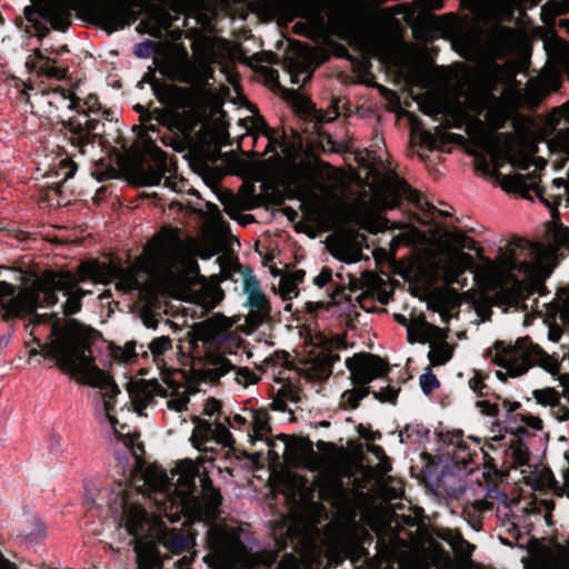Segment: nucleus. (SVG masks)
I'll return each mask as SVG.
<instances>
[{
	"mask_svg": "<svg viewBox=\"0 0 569 569\" xmlns=\"http://www.w3.org/2000/svg\"><path fill=\"white\" fill-rule=\"evenodd\" d=\"M71 326L66 336L52 342L47 356L56 361L52 367L61 372L71 377L80 376V382L104 390V410L110 423L116 427L118 420L110 412L114 409L112 400L120 393V389L113 378L96 365L91 346L98 331L79 320H72Z\"/></svg>",
	"mask_w": 569,
	"mask_h": 569,
	"instance_id": "obj_1",
	"label": "nucleus"
},
{
	"mask_svg": "<svg viewBox=\"0 0 569 569\" xmlns=\"http://www.w3.org/2000/svg\"><path fill=\"white\" fill-rule=\"evenodd\" d=\"M299 233L315 239L331 232L326 240L330 254L345 263L361 260L363 248H369L366 232L376 234L380 231L379 218L388 222L387 216H286Z\"/></svg>",
	"mask_w": 569,
	"mask_h": 569,
	"instance_id": "obj_2",
	"label": "nucleus"
},
{
	"mask_svg": "<svg viewBox=\"0 0 569 569\" xmlns=\"http://www.w3.org/2000/svg\"><path fill=\"white\" fill-rule=\"evenodd\" d=\"M14 293L16 288L13 284L7 281H0V320L9 322L17 318H24L30 316L29 323L26 325L27 327H36L53 320L50 329L49 342L42 343L41 340L37 337H33L32 339V341L41 349V351H43V358L50 359L47 356V351L51 348L52 342L58 337L66 336L72 327L71 321L76 319L70 318L66 327H62L57 313L40 315L37 312L38 308L53 307L59 301L57 295L58 292H56V290L52 289L49 284L41 292L27 291L17 296Z\"/></svg>",
	"mask_w": 569,
	"mask_h": 569,
	"instance_id": "obj_3",
	"label": "nucleus"
},
{
	"mask_svg": "<svg viewBox=\"0 0 569 569\" xmlns=\"http://www.w3.org/2000/svg\"><path fill=\"white\" fill-rule=\"evenodd\" d=\"M284 160L270 158L263 164L261 174L260 201L263 203H281L287 197L307 194L311 178L310 172L295 162L300 144L283 140L280 143Z\"/></svg>",
	"mask_w": 569,
	"mask_h": 569,
	"instance_id": "obj_4",
	"label": "nucleus"
},
{
	"mask_svg": "<svg viewBox=\"0 0 569 569\" xmlns=\"http://www.w3.org/2000/svg\"><path fill=\"white\" fill-rule=\"evenodd\" d=\"M178 231L163 228L144 246L134 266L120 269L117 288L126 292L140 291L143 287L140 271L149 274H172L181 261Z\"/></svg>",
	"mask_w": 569,
	"mask_h": 569,
	"instance_id": "obj_5",
	"label": "nucleus"
},
{
	"mask_svg": "<svg viewBox=\"0 0 569 569\" xmlns=\"http://www.w3.org/2000/svg\"><path fill=\"white\" fill-rule=\"evenodd\" d=\"M548 223L547 241H531L513 237L505 247L499 248V260L509 272H525L529 269L528 259H540L546 256H565L569 252V228L561 222V216H551Z\"/></svg>",
	"mask_w": 569,
	"mask_h": 569,
	"instance_id": "obj_6",
	"label": "nucleus"
},
{
	"mask_svg": "<svg viewBox=\"0 0 569 569\" xmlns=\"http://www.w3.org/2000/svg\"><path fill=\"white\" fill-rule=\"evenodd\" d=\"M493 348L496 350L493 363L507 370V373L500 370L496 372L497 378L502 382L507 380V376L520 377L533 366H539L549 372L558 369V361L540 346L533 343L528 336L518 338L515 345H506L498 340Z\"/></svg>",
	"mask_w": 569,
	"mask_h": 569,
	"instance_id": "obj_7",
	"label": "nucleus"
},
{
	"mask_svg": "<svg viewBox=\"0 0 569 569\" xmlns=\"http://www.w3.org/2000/svg\"><path fill=\"white\" fill-rule=\"evenodd\" d=\"M46 101L54 106L58 111L77 109L78 113L69 118L67 129L70 132L69 140L76 147L83 148L92 143V136L98 132L100 120L91 114H97L100 110L98 99L89 96L87 99H80L74 92L66 93L54 91L44 98Z\"/></svg>",
	"mask_w": 569,
	"mask_h": 569,
	"instance_id": "obj_8",
	"label": "nucleus"
},
{
	"mask_svg": "<svg viewBox=\"0 0 569 569\" xmlns=\"http://www.w3.org/2000/svg\"><path fill=\"white\" fill-rule=\"evenodd\" d=\"M401 200L407 201V210L411 213H450L447 203L429 201L399 178L380 179L362 198L378 209H396Z\"/></svg>",
	"mask_w": 569,
	"mask_h": 569,
	"instance_id": "obj_9",
	"label": "nucleus"
},
{
	"mask_svg": "<svg viewBox=\"0 0 569 569\" xmlns=\"http://www.w3.org/2000/svg\"><path fill=\"white\" fill-rule=\"evenodd\" d=\"M511 111L493 98L487 108L486 120L489 128H485L480 120L468 129L470 139L485 150L492 159L501 160L510 156L513 143L512 133H496L495 130L505 126Z\"/></svg>",
	"mask_w": 569,
	"mask_h": 569,
	"instance_id": "obj_10",
	"label": "nucleus"
},
{
	"mask_svg": "<svg viewBox=\"0 0 569 569\" xmlns=\"http://www.w3.org/2000/svg\"><path fill=\"white\" fill-rule=\"evenodd\" d=\"M161 74L171 80L190 84L196 91H204L213 79V68L189 58L184 47H177L158 64Z\"/></svg>",
	"mask_w": 569,
	"mask_h": 569,
	"instance_id": "obj_11",
	"label": "nucleus"
},
{
	"mask_svg": "<svg viewBox=\"0 0 569 569\" xmlns=\"http://www.w3.org/2000/svg\"><path fill=\"white\" fill-rule=\"evenodd\" d=\"M346 368L350 371L349 379L361 401L369 395L376 392L369 386L377 378H386L389 373V365L380 356L370 352H358L345 361Z\"/></svg>",
	"mask_w": 569,
	"mask_h": 569,
	"instance_id": "obj_12",
	"label": "nucleus"
},
{
	"mask_svg": "<svg viewBox=\"0 0 569 569\" xmlns=\"http://www.w3.org/2000/svg\"><path fill=\"white\" fill-rule=\"evenodd\" d=\"M122 516L121 523L128 533L134 539V551L142 556H151L156 547L151 541H143L142 536L147 532L148 513L143 507L129 502L128 498H121Z\"/></svg>",
	"mask_w": 569,
	"mask_h": 569,
	"instance_id": "obj_13",
	"label": "nucleus"
},
{
	"mask_svg": "<svg viewBox=\"0 0 569 569\" xmlns=\"http://www.w3.org/2000/svg\"><path fill=\"white\" fill-rule=\"evenodd\" d=\"M152 163L148 167H142L136 170L133 180L141 186H154L164 180V186L176 189L177 167L172 158H169L166 152L156 148L151 152Z\"/></svg>",
	"mask_w": 569,
	"mask_h": 569,
	"instance_id": "obj_14",
	"label": "nucleus"
},
{
	"mask_svg": "<svg viewBox=\"0 0 569 569\" xmlns=\"http://www.w3.org/2000/svg\"><path fill=\"white\" fill-rule=\"evenodd\" d=\"M202 378L211 383L219 382L220 378L236 370V381L243 385L257 383L260 378L248 367L236 368L231 361L217 351H207L203 358Z\"/></svg>",
	"mask_w": 569,
	"mask_h": 569,
	"instance_id": "obj_15",
	"label": "nucleus"
},
{
	"mask_svg": "<svg viewBox=\"0 0 569 569\" xmlns=\"http://www.w3.org/2000/svg\"><path fill=\"white\" fill-rule=\"evenodd\" d=\"M396 178L395 176H376L372 182L366 187H362L360 190L356 192L346 193L342 190L335 193L332 197L330 196L327 199L326 204L328 208L335 210V213H343L342 211H357V214H360V211H386L387 209H378L371 206L370 202L362 201L363 194L368 192L370 188H372L380 179H390Z\"/></svg>",
	"mask_w": 569,
	"mask_h": 569,
	"instance_id": "obj_16",
	"label": "nucleus"
},
{
	"mask_svg": "<svg viewBox=\"0 0 569 569\" xmlns=\"http://www.w3.org/2000/svg\"><path fill=\"white\" fill-rule=\"evenodd\" d=\"M93 10L102 26L111 31L123 29L136 19L130 6L118 0H98Z\"/></svg>",
	"mask_w": 569,
	"mask_h": 569,
	"instance_id": "obj_17",
	"label": "nucleus"
},
{
	"mask_svg": "<svg viewBox=\"0 0 569 569\" xmlns=\"http://www.w3.org/2000/svg\"><path fill=\"white\" fill-rule=\"evenodd\" d=\"M292 54L288 58V68L291 81L296 84L305 83L311 78L315 68L320 63L317 51L310 47L297 42Z\"/></svg>",
	"mask_w": 569,
	"mask_h": 569,
	"instance_id": "obj_18",
	"label": "nucleus"
},
{
	"mask_svg": "<svg viewBox=\"0 0 569 569\" xmlns=\"http://www.w3.org/2000/svg\"><path fill=\"white\" fill-rule=\"evenodd\" d=\"M134 411L139 416H144L148 406L154 402V397H166L167 390L157 379L129 381L126 386Z\"/></svg>",
	"mask_w": 569,
	"mask_h": 569,
	"instance_id": "obj_19",
	"label": "nucleus"
},
{
	"mask_svg": "<svg viewBox=\"0 0 569 569\" xmlns=\"http://www.w3.org/2000/svg\"><path fill=\"white\" fill-rule=\"evenodd\" d=\"M72 0H39L38 8L42 18L49 21L52 28L66 30L70 23Z\"/></svg>",
	"mask_w": 569,
	"mask_h": 569,
	"instance_id": "obj_20",
	"label": "nucleus"
},
{
	"mask_svg": "<svg viewBox=\"0 0 569 569\" xmlns=\"http://www.w3.org/2000/svg\"><path fill=\"white\" fill-rule=\"evenodd\" d=\"M488 43L497 57H503L516 50L518 33L505 26H495L488 33Z\"/></svg>",
	"mask_w": 569,
	"mask_h": 569,
	"instance_id": "obj_21",
	"label": "nucleus"
},
{
	"mask_svg": "<svg viewBox=\"0 0 569 569\" xmlns=\"http://www.w3.org/2000/svg\"><path fill=\"white\" fill-rule=\"evenodd\" d=\"M246 305L250 308L248 322L253 327L258 328L263 323L273 321L271 303L263 291L248 297Z\"/></svg>",
	"mask_w": 569,
	"mask_h": 569,
	"instance_id": "obj_22",
	"label": "nucleus"
},
{
	"mask_svg": "<svg viewBox=\"0 0 569 569\" xmlns=\"http://www.w3.org/2000/svg\"><path fill=\"white\" fill-rule=\"evenodd\" d=\"M449 463L457 471L471 472L477 466L476 458L478 457V452L471 450L470 446L461 439V433H459V439L452 451L449 452Z\"/></svg>",
	"mask_w": 569,
	"mask_h": 569,
	"instance_id": "obj_23",
	"label": "nucleus"
},
{
	"mask_svg": "<svg viewBox=\"0 0 569 569\" xmlns=\"http://www.w3.org/2000/svg\"><path fill=\"white\" fill-rule=\"evenodd\" d=\"M319 498L331 505H338L346 500L347 489L342 479L338 476H327L317 481Z\"/></svg>",
	"mask_w": 569,
	"mask_h": 569,
	"instance_id": "obj_24",
	"label": "nucleus"
},
{
	"mask_svg": "<svg viewBox=\"0 0 569 569\" xmlns=\"http://www.w3.org/2000/svg\"><path fill=\"white\" fill-rule=\"evenodd\" d=\"M252 427L248 430L250 442L254 445L257 440L263 438L271 432V417L266 408L252 409Z\"/></svg>",
	"mask_w": 569,
	"mask_h": 569,
	"instance_id": "obj_25",
	"label": "nucleus"
},
{
	"mask_svg": "<svg viewBox=\"0 0 569 569\" xmlns=\"http://www.w3.org/2000/svg\"><path fill=\"white\" fill-rule=\"evenodd\" d=\"M159 541L173 553H182L190 546V538L177 529L164 528L161 530Z\"/></svg>",
	"mask_w": 569,
	"mask_h": 569,
	"instance_id": "obj_26",
	"label": "nucleus"
},
{
	"mask_svg": "<svg viewBox=\"0 0 569 569\" xmlns=\"http://www.w3.org/2000/svg\"><path fill=\"white\" fill-rule=\"evenodd\" d=\"M512 291L517 303H521L520 307L522 310H527L526 300L532 295L539 293L543 296L548 292L546 286L540 281L523 282L517 279L513 282Z\"/></svg>",
	"mask_w": 569,
	"mask_h": 569,
	"instance_id": "obj_27",
	"label": "nucleus"
},
{
	"mask_svg": "<svg viewBox=\"0 0 569 569\" xmlns=\"http://www.w3.org/2000/svg\"><path fill=\"white\" fill-rule=\"evenodd\" d=\"M189 471L181 477V479L186 480L189 493L194 496L198 492L197 479L199 480L200 491H206V489L213 488V482L209 475L206 471H200V468L188 460Z\"/></svg>",
	"mask_w": 569,
	"mask_h": 569,
	"instance_id": "obj_28",
	"label": "nucleus"
},
{
	"mask_svg": "<svg viewBox=\"0 0 569 569\" xmlns=\"http://www.w3.org/2000/svg\"><path fill=\"white\" fill-rule=\"evenodd\" d=\"M243 122L247 130L250 131L252 134L262 133L268 138V146L266 148V152L274 150V146L278 143L276 138V131L274 129H270L267 126L264 119L261 116L254 114L248 117L243 119Z\"/></svg>",
	"mask_w": 569,
	"mask_h": 569,
	"instance_id": "obj_29",
	"label": "nucleus"
},
{
	"mask_svg": "<svg viewBox=\"0 0 569 569\" xmlns=\"http://www.w3.org/2000/svg\"><path fill=\"white\" fill-rule=\"evenodd\" d=\"M220 200L224 206V211L227 213H236L239 211H248L252 210L258 200L251 199L244 194L234 196L231 192H222L220 196Z\"/></svg>",
	"mask_w": 569,
	"mask_h": 569,
	"instance_id": "obj_30",
	"label": "nucleus"
},
{
	"mask_svg": "<svg viewBox=\"0 0 569 569\" xmlns=\"http://www.w3.org/2000/svg\"><path fill=\"white\" fill-rule=\"evenodd\" d=\"M429 429L419 422L407 423L400 431V442L421 443L429 439Z\"/></svg>",
	"mask_w": 569,
	"mask_h": 569,
	"instance_id": "obj_31",
	"label": "nucleus"
},
{
	"mask_svg": "<svg viewBox=\"0 0 569 569\" xmlns=\"http://www.w3.org/2000/svg\"><path fill=\"white\" fill-rule=\"evenodd\" d=\"M191 50L192 58L206 64V67L212 68V64L217 61L216 50L209 40L193 42Z\"/></svg>",
	"mask_w": 569,
	"mask_h": 569,
	"instance_id": "obj_32",
	"label": "nucleus"
},
{
	"mask_svg": "<svg viewBox=\"0 0 569 569\" xmlns=\"http://www.w3.org/2000/svg\"><path fill=\"white\" fill-rule=\"evenodd\" d=\"M194 422L196 427L190 437V441L192 442L193 447L201 450V446L212 441V435L214 432L213 425L208 420L200 418H196Z\"/></svg>",
	"mask_w": 569,
	"mask_h": 569,
	"instance_id": "obj_33",
	"label": "nucleus"
},
{
	"mask_svg": "<svg viewBox=\"0 0 569 569\" xmlns=\"http://www.w3.org/2000/svg\"><path fill=\"white\" fill-rule=\"evenodd\" d=\"M500 103L507 107L511 112L526 104L523 100V92L518 88L515 81L506 86L501 96L497 99Z\"/></svg>",
	"mask_w": 569,
	"mask_h": 569,
	"instance_id": "obj_34",
	"label": "nucleus"
},
{
	"mask_svg": "<svg viewBox=\"0 0 569 569\" xmlns=\"http://www.w3.org/2000/svg\"><path fill=\"white\" fill-rule=\"evenodd\" d=\"M49 286L54 289L56 292L61 291L66 296L79 288L74 274L69 271L53 273L49 281Z\"/></svg>",
	"mask_w": 569,
	"mask_h": 569,
	"instance_id": "obj_35",
	"label": "nucleus"
},
{
	"mask_svg": "<svg viewBox=\"0 0 569 569\" xmlns=\"http://www.w3.org/2000/svg\"><path fill=\"white\" fill-rule=\"evenodd\" d=\"M452 357L453 348L447 341L433 343L428 352V359L433 367L446 365Z\"/></svg>",
	"mask_w": 569,
	"mask_h": 569,
	"instance_id": "obj_36",
	"label": "nucleus"
},
{
	"mask_svg": "<svg viewBox=\"0 0 569 569\" xmlns=\"http://www.w3.org/2000/svg\"><path fill=\"white\" fill-rule=\"evenodd\" d=\"M352 41L358 47V49L365 54H379V37L376 33L371 31H365L357 34Z\"/></svg>",
	"mask_w": 569,
	"mask_h": 569,
	"instance_id": "obj_37",
	"label": "nucleus"
},
{
	"mask_svg": "<svg viewBox=\"0 0 569 569\" xmlns=\"http://www.w3.org/2000/svg\"><path fill=\"white\" fill-rule=\"evenodd\" d=\"M493 94L490 92L475 91L468 93L466 97V104L468 110L476 114H480L489 107L490 102L493 101Z\"/></svg>",
	"mask_w": 569,
	"mask_h": 569,
	"instance_id": "obj_38",
	"label": "nucleus"
},
{
	"mask_svg": "<svg viewBox=\"0 0 569 569\" xmlns=\"http://www.w3.org/2000/svg\"><path fill=\"white\" fill-rule=\"evenodd\" d=\"M547 94L548 91L545 89L543 86H541L539 80L536 78L527 83L523 90V100L527 106L533 107Z\"/></svg>",
	"mask_w": 569,
	"mask_h": 569,
	"instance_id": "obj_39",
	"label": "nucleus"
},
{
	"mask_svg": "<svg viewBox=\"0 0 569 569\" xmlns=\"http://www.w3.org/2000/svg\"><path fill=\"white\" fill-rule=\"evenodd\" d=\"M488 375H483L481 371H475L473 377L468 381L469 388L480 398L492 396L496 400H500L501 397L496 392H490L489 386L485 382Z\"/></svg>",
	"mask_w": 569,
	"mask_h": 569,
	"instance_id": "obj_40",
	"label": "nucleus"
},
{
	"mask_svg": "<svg viewBox=\"0 0 569 569\" xmlns=\"http://www.w3.org/2000/svg\"><path fill=\"white\" fill-rule=\"evenodd\" d=\"M199 495L206 506L207 512L210 516H216L222 503V496L218 488H209L206 491H199Z\"/></svg>",
	"mask_w": 569,
	"mask_h": 569,
	"instance_id": "obj_41",
	"label": "nucleus"
},
{
	"mask_svg": "<svg viewBox=\"0 0 569 569\" xmlns=\"http://www.w3.org/2000/svg\"><path fill=\"white\" fill-rule=\"evenodd\" d=\"M148 20L154 21L156 26L150 31L152 34L159 33L162 29H166L170 24L169 13L160 7H151L147 11Z\"/></svg>",
	"mask_w": 569,
	"mask_h": 569,
	"instance_id": "obj_42",
	"label": "nucleus"
},
{
	"mask_svg": "<svg viewBox=\"0 0 569 569\" xmlns=\"http://www.w3.org/2000/svg\"><path fill=\"white\" fill-rule=\"evenodd\" d=\"M450 242L458 249L472 250L479 256L482 253V249L478 246L477 241L459 230H455L450 233Z\"/></svg>",
	"mask_w": 569,
	"mask_h": 569,
	"instance_id": "obj_43",
	"label": "nucleus"
},
{
	"mask_svg": "<svg viewBox=\"0 0 569 569\" xmlns=\"http://www.w3.org/2000/svg\"><path fill=\"white\" fill-rule=\"evenodd\" d=\"M136 341H128L124 347L112 346L111 355L117 361L133 362L138 358Z\"/></svg>",
	"mask_w": 569,
	"mask_h": 569,
	"instance_id": "obj_44",
	"label": "nucleus"
},
{
	"mask_svg": "<svg viewBox=\"0 0 569 569\" xmlns=\"http://www.w3.org/2000/svg\"><path fill=\"white\" fill-rule=\"evenodd\" d=\"M229 426L223 421H220L219 419L216 420L213 426V435H212V441H216L217 443L223 445L226 447H230L234 443V438L232 433L229 431Z\"/></svg>",
	"mask_w": 569,
	"mask_h": 569,
	"instance_id": "obj_45",
	"label": "nucleus"
},
{
	"mask_svg": "<svg viewBox=\"0 0 569 569\" xmlns=\"http://www.w3.org/2000/svg\"><path fill=\"white\" fill-rule=\"evenodd\" d=\"M312 369L319 380H327L333 372L330 360L323 351L319 352L312 360Z\"/></svg>",
	"mask_w": 569,
	"mask_h": 569,
	"instance_id": "obj_46",
	"label": "nucleus"
},
{
	"mask_svg": "<svg viewBox=\"0 0 569 569\" xmlns=\"http://www.w3.org/2000/svg\"><path fill=\"white\" fill-rule=\"evenodd\" d=\"M86 295L87 291L81 288H78L76 291L67 295L68 299L62 306L64 315L72 316L78 313L81 310L82 299Z\"/></svg>",
	"mask_w": 569,
	"mask_h": 569,
	"instance_id": "obj_47",
	"label": "nucleus"
},
{
	"mask_svg": "<svg viewBox=\"0 0 569 569\" xmlns=\"http://www.w3.org/2000/svg\"><path fill=\"white\" fill-rule=\"evenodd\" d=\"M40 66L38 73L49 78L62 79L66 76V70L54 66V61L44 54H38Z\"/></svg>",
	"mask_w": 569,
	"mask_h": 569,
	"instance_id": "obj_48",
	"label": "nucleus"
},
{
	"mask_svg": "<svg viewBox=\"0 0 569 569\" xmlns=\"http://www.w3.org/2000/svg\"><path fill=\"white\" fill-rule=\"evenodd\" d=\"M242 284L243 292L247 295V298L262 292L260 281L253 274L252 268L250 266H247L242 271Z\"/></svg>",
	"mask_w": 569,
	"mask_h": 569,
	"instance_id": "obj_49",
	"label": "nucleus"
},
{
	"mask_svg": "<svg viewBox=\"0 0 569 569\" xmlns=\"http://www.w3.org/2000/svg\"><path fill=\"white\" fill-rule=\"evenodd\" d=\"M541 86L549 92L557 90L560 87V74L555 69H545L537 77Z\"/></svg>",
	"mask_w": 569,
	"mask_h": 569,
	"instance_id": "obj_50",
	"label": "nucleus"
},
{
	"mask_svg": "<svg viewBox=\"0 0 569 569\" xmlns=\"http://www.w3.org/2000/svg\"><path fill=\"white\" fill-rule=\"evenodd\" d=\"M501 186L509 192H522L529 188V183L521 174L505 176L501 180Z\"/></svg>",
	"mask_w": 569,
	"mask_h": 569,
	"instance_id": "obj_51",
	"label": "nucleus"
},
{
	"mask_svg": "<svg viewBox=\"0 0 569 569\" xmlns=\"http://www.w3.org/2000/svg\"><path fill=\"white\" fill-rule=\"evenodd\" d=\"M278 292L283 301H289L299 295L298 286L286 273L281 276Z\"/></svg>",
	"mask_w": 569,
	"mask_h": 569,
	"instance_id": "obj_52",
	"label": "nucleus"
},
{
	"mask_svg": "<svg viewBox=\"0 0 569 569\" xmlns=\"http://www.w3.org/2000/svg\"><path fill=\"white\" fill-rule=\"evenodd\" d=\"M208 543L212 550H221L227 546L228 536L224 530L218 527H210L207 532Z\"/></svg>",
	"mask_w": 569,
	"mask_h": 569,
	"instance_id": "obj_53",
	"label": "nucleus"
},
{
	"mask_svg": "<svg viewBox=\"0 0 569 569\" xmlns=\"http://www.w3.org/2000/svg\"><path fill=\"white\" fill-rule=\"evenodd\" d=\"M533 396L538 403L543 406L559 405V395L553 388H546L542 390H535Z\"/></svg>",
	"mask_w": 569,
	"mask_h": 569,
	"instance_id": "obj_54",
	"label": "nucleus"
},
{
	"mask_svg": "<svg viewBox=\"0 0 569 569\" xmlns=\"http://www.w3.org/2000/svg\"><path fill=\"white\" fill-rule=\"evenodd\" d=\"M400 392V388L393 387L391 385H387L385 388H381L379 391L373 392L375 399L380 402H389L391 405H396L398 395Z\"/></svg>",
	"mask_w": 569,
	"mask_h": 569,
	"instance_id": "obj_55",
	"label": "nucleus"
},
{
	"mask_svg": "<svg viewBox=\"0 0 569 569\" xmlns=\"http://www.w3.org/2000/svg\"><path fill=\"white\" fill-rule=\"evenodd\" d=\"M430 370V368H428ZM419 383L425 395H431L436 389L440 387V381L431 371H428L420 376Z\"/></svg>",
	"mask_w": 569,
	"mask_h": 569,
	"instance_id": "obj_56",
	"label": "nucleus"
},
{
	"mask_svg": "<svg viewBox=\"0 0 569 569\" xmlns=\"http://www.w3.org/2000/svg\"><path fill=\"white\" fill-rule=\"evenodd\" d=\"M154 357L163 355L172 348V340L168 336L154 338L148 346Z\"/></svg>",
	"mask_w": 569,
	"mask_h": 569,
	"instance_id": "obj_57",
	"label": "nucleus"
},
{
	"mask_svg": "<svg viewBox=\"0 0 569 569\" xmlns=\"http://www.w3.org/2000/svg\"><path fill=\"white\" fill-rule=\"evenodd\" d=\"M357 391L352 389L345 390L341 395V405L343 409L355 410L360 406Z\"/></svg>",
	"mask_w": 569,
	"mask_h": 569,
	"instance_id": "obj_58",
	"label": "nucleus"
},
{
	"mask_svg": "<svg viewBox=\"0 0 569 569\" xmlns=\"http://www.w3.org/2000/svg\"><path fill=\"white\" fill-rule=\"evenodd\" d=\"M203 415L209 416V417L218 415L219 420L221 418L223 419V416H226V413L222 411V402L216 398H209L206 401Z\"/></svg>",
	"mask_w": 569,
	"mask_h": 569,
	"instance_id": "obj_59",
	"label": "nucleus"
},
{
	"mask_svg": "<svg viewBox=\"0 0 569 569\" xmlns=\"http://www.w3.org/2000/svg\"><path fill=\"white\" fill-rule=\"evenodd\" d=\"M476 407L485 416L492 418H497L499 416V406L496 402H490L489 400H478L476 402Z\"/></svg>",
	"mask_w": 569,
	"mask_h": 569,
	"instance_id": "obj_60",
	"label": "nucleus"
},
{
	"mask_svg": "<svg viewBox=\"0 0 569 569\" xmlns=\"http://www.w3.org/2000/svg\"><path fill=\"white\" fill-rule=\"evenodd\" d=\"M357 431L359 436L366 441L373 442L382 438V433L379 430L373 431L370 427H366L363 425H359L357 427Z\"/></svg>",
	"mask_w": 569,
	"mask_h": 569,
	"instance_id": "obj_61",
	"label": "nucleus"
},
{
	"mask_svg": "<svg viewBox=\"0 0 569 569\" xmlns=\"http://www.w3.org/2000/svg\"><path fill=\"white\" fill-rule=\"evenodd\" d=\"M417 138L421 146H425L430 150L437 147V137L428 130L419 131Z\"/></svg>",
	"mask_w": 569,
	"mask_h": 569,
	"instance_id": "obj_62",
	"label": "nucleus"
},
{
	"mask_svg": "<svg viewBox=\"0 0 569 569\" xmlns=\"http://www.w3.org/2000/svg\"><path fill=\"white\" fill-rule=\"evenodd\" d=\"M512 458L518 467H522L529 463L530 453L527 448L517 447L512 451Z\"/></svg>",
	"mask_w": 569,
	"mask_h": 569,
	"instance_id": "obj_63",
	"label": "nucleus"
},
{
	"mask_svg": "<svg viewBox=\"0 0 569 569\" xmlns=\"http://www.w3.org/2000/svg\"><path fill=\"white\" fill-rule=\"evenodd\" d=\"M555 143L563 153L569 156V129L559 132L555 138Z\"/></svg>",
	"mask_w": 569,
	"mask_h": 569,
	"instance_id": "obj_64",
	"label": "nucleus"
}]
</instances>
